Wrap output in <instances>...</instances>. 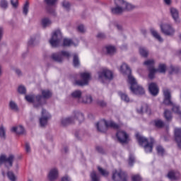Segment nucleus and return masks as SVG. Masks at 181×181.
<instances>
[{
    "instance_id": "obj_2",
    "label": "nucleus",
    "mask_w": 181,
    "mask_h": 181,
    "mask_svg": "<svg viewBox=\"0 0 181 181\" xmlns=\"http://www.w3.org/2000/svg\"><path fill=\"white\" fill-rule=\"evenodd\" d=\"M115 7L111 8V12L113 15H121L125 11H132L135 6L125 1V0H114Z\"/></svg>"
},
{
    "instance_id": "obj_36",
    "label": "nucleus",
    "mask_w": 181,
    "mask_h": 181,
    "mask_svg": "<svg viewBox=\"0 0 181 181\" xmlns=\"http://www.w3.org/2000/svg\"><path fill=\"white\" fill-rule=\"evenodd\" d=\"M164 117L166 121H172V112L168 110L164 111Z\"/></svg>"
},
{
    "instance_id": "obj_56",
    "label": "nucleus",
    "mask_w": 181,
    "mask_h": 181,
    "mask_svg": "<svg viewBox=\"0 0 181 181\" xmlns=\"http://www.w3.org/2000/svg\"><path fill=\"white\" fill-rule=\"evenodd\" d=\"M61 181H71V178H70L69 175H65L62 177Z\"/></svg>"
},
{
    "instance_id": "obj_13",
    "label": "nucleus",
    "mask_w": 181,
    "mask_h": 181,
    "mask_svg": "<svg viewBox=\"0 0 181 181\" xmlns=\"http://www.w3.org/2000/svg\"><path fill=\"white\" fill-rule=\"evenodd\" d=\"M81 78L82 80L76 81L75 84H76V86H87V84H88V81H90V78H91V75L90 73L83 72L81 74Z\"/></svg>"
},
{
    "instance_id": "obj_31",
    "label": "nucleus",
    "mask_w": 181,
    "mask_h": 181,
    "mask_svg": "<svg viewBox=\"0 0 181 181\" xmlns=\"http://www.w3.org/2000/svg\"><path fill=\"white\" fill-rule=\"evenodd\" d=\"M119 95L121 98V100H122V101H124V103H129V101H131L129 97L126 93L119 92Z\"/></svg>"
},
{
    "instance_id": "obj_25",
    "label": "nucleus",
    "mask_w": 181,
    "mask_h": 181,
    "mask_svg": "<svg viewBox=\"0 0 181 181\" xmlns=\"http://www.w3.org/2000/svg\"><path fill=\"white\" fill-rule=\"evenodd\" d=\"M80 103H83V104H91L93 103V97L91 95H87L83 98H81Z\"/></svg>"
},
{
    "instance_id": "obj_7",
    "label": "nucleus",
    "mask_w": 181,
    "mask_h": 181,
    "mask_svg": "<svg viewBox=\"0 0 181 181\" xmlns=\"http://www.w3.org/2000/svg\"><path fill=\"white\" fill-rule=\"evenodd\" d=\"M25 100L28 103H33L34 104V107L37 108L39 107H42V103H45V100L42 98V95H26Z\"/></svg>"
},
{
    "instance_id": "obj_23",
    "label": "nucleus",
    "mask_w": 181,
    "mask_h": 181,
    "mask_svg": "<svg viewBox=\"0 0 181 181\" xmlns=\"http://www.w3.org/2000/svg\"><path fill=\"white\" fill-rule=\"evenodd\" d=\"M11 132H15L18 135H21L25 132V129L23 126L13 127L11 128Z\"/></svg>"
},
{
    "instance_id": "obj_54",
    "label": "nucleus",
    "mask_w": 181,
    "mask_h": 181,
    "mask_svg": "<svg viewBox=\"0 0 181 181\" xmlns=\"http://www.w3.org/2000/svg\"><path fill=\"white\" fill-rule=\"evenodd\" d=\"M97 38L98 39H105V34H104L103 33H99L97 35Z\"/></svg>"
},
{
    "instance_id": "obj_26",
    "label": "nucleus",
    "mask_w": 181,
    "mask_h": 181,
    "mask_svg": "<svg viewBox=\"0 0 181 181\" xmlns=\"http://www.w3.org/2000/svg\"><path fill=\"white\" fill-rule=\"evenodd\" d=\"M41 25L44 28H47L52 25V21L49 18H44L42 19Z\"/></svg>"
},
{
    "instance_id": "obj_32",
    "label": "nucleus",
    "mask_w": 181,
    "mask_h": 181,
    "mask_svg": "<svg viewBox=\"0 0 181 181\" xmlns=\"http://www.w3.org/2000/svg\"><path fill=\"white\" fill-rule=\"evenodd\" d=\"M39 43V40L36 37H31L29 40L28 45V46H35Z\"/></svg>"
},
{
    "instance_id": "obj_11",
    "label": "nucleus",
    "mask_w": 181,
    "mask_h": 181,
    "mask_svg": "<svg viewBox=\"0 0 181 181\" xmlns=\"http://www.w3.org/2000/svg\"><path fill=\"white\" fill-rule=\"evenodd\" d=\"M98 74V80L100 81L101 83H105V80H112V72L108 69L99 71Z\"/></svg>"
},
{
    "instance_id": "obj_44",
    "label": "nucleus",
    "mask_w": 181,
    "mask_h": 181,
    "mask_svg": "<svg viewBox=\"0 0 181 181\" xmlns=\"http://www.w3.org/2000/svg\"><path fill=\"white\" fill-rule=\"evenodd\" d=\"M156 69L159 73H165L166 72V65H165V64H160L158 66V69Z\"/></svg>"
},
{
    "instance_id": "obj_40",
    "label": "nucleus",
    "mask_w": 181,
    "mask_h": 181,
    "mask_svg": "<svg viewBox=\"0 0 181 181\" xmlns=\"http://www.w3.org/2000/svg\"><path fill=\"white\" fill-rule=\"evenodd\" d=\"M90 181H100V177L97 175L95 171H93L90 173Z\"/></svg>"
},
{
    "instance_id": "obj_12",
    "label": "nucleus",
    "mask_w": 181,
    "mask_h": 181,
    "mask_svg": "<svg viewBox=\"0 0 181 181\" xmlns=\"http://www.w3.org/2000/svg\"><path fill=\"white\" fill-rule=\"evenodd\" d=\"M160 28L162 33L166 35V36H173L175 35V29L170 24H161Z\"/></svg>"
},
{
    "instance_id": "obj_34",
    "label": "nucleus",
    "mask_w": 181,
    "mask_h": 181,
    "mask_svg": "<svg viewBox=\"0 0 181 181\" xmlns=\"http://www.w3.org/2000/svg\"><path fill=\"white\" fill-rule=\"evenodd\" d=\"M8 6H9L8 0H1L0 1V7L1 8V9L6 11V9H8Z\"/></svg>"
},
{
    "instance_id": "obj_37",
    "label": "nucleus",
    "mask_w": 181,
    "mask_h": 181,
    "mask_svg": "<svg viewBox=\"0 0 181 181\" xmlns=\"http://www.w3.org/2000/svg\"><path fill=\"white\" fill-rule=\"evenodd\" d=\"M107 54H114L115 53V47L109 45L106 47Z\"/></svg>"
},
{
    "instance_id": "obj_52",
    "label": "nucleus",
    "mask_w": 181,
    "mask_h": 181,
    "mask_svg": "<svg viewBox=\"0 0 181 181\" xmlns=\"http://www.w3.org/2000/svg\"><path fill=\"white\" fill-rule=\"evenodd\" d=\"M62 6L64 8H65V9L69 10V8H70V3H69V1H63L62 3Z\"/></svg>"
},
{
    "instance_id": "obj_29",
    "label": "nucleus",
    "mask_w": 181,
    "mask_h": 181,
    "mask_svg": "<svg viewBox=\"0 0 181 181\" xmlns=\"http://www.w3.org/2000/svg\"><path fill=\"white\" fill-rule=\"evenodd\" d=\"M81 90H74L72 93L71 95L73 97V98H78V103H80V101H81Z\"/></svg>"
},
{
    "instance_id": "obj_17",
    "label": "nucleus",
    "mask_w": 181,
    "mask_h": 181,
    "mask_svg": "<svg viewBox=\"0 0 181 181\" xmlns=\"http://www.w3.org/2000/svg\"><path fill=\"white\" fill-rule=\"evenodd\" d=\"M148 90L151 95H153L154 97L159 94V88L158 87V85L156 83L152 82L149 83Z\"/></svg>"
},
{
    "instance_id": "obj_33",
    "label": "nucleus",
    "mask_w": 181,
    "mask_h": 181,
    "mask_svg": "<svg viewBox=\"0 0 181 181\" xmlns=\"http://www.w3.org/2000/svg\"><path fill=\"white\" fill-rule=\"evenodd\" d=\"M3 163L6 168H11L12 163H13V160L12 159H3Z\"/></svg>"
},
{
    "instance_id": "obj_22",
    "label": "nucleus",
    "mask_w": 181,
    "mask_h": 181,
    "mask_svg": "<svg viewBox=\"0 0 181 181\" xmlns=\"http://www.w3.org/2000/svg\"><path fill=\"white\" fill-rule=\"evenodd\" d=\"M74 119V122H76V120L78 121V122H83L84 121V115L80 112H75L74 116H72Z\"/></svg>"
},
{
    "instance_id": "obj_55",
    "label": "nucleus",
    "mask_w": 181,
    "mask_h": 181,
    "mask_svg": "<svg viewBox=\"0 0 181 181\" xmlns=\"http://www.w3.org/2000/svg\"><path fill=\"white\" fill-rule=\"evenodd\" d=\"M16 74H17V76H18V77H21V76H23V74H22V71H21V69H16L14 70Z\"/></svg>"
},
{
    "instance_id": "obj_16",
    "label": "nucleus",
    "mask_w": 181,
    "mask_h": 181,
    "mask_svg": "<svg viewBox=\"0 0 181 181\" xmlns=\"http://www.w3.org/2000/svg\"><path fill=\"white\" fill-rule=\"evenodd\" d=\"M170 13L173 19H174L175 23H180V18L179 17V11L176 8L171 7L170 8Z\"/></svg>"
},
{
    "instance_id": "obj_10",
    "label": "nucleus",
    "mask_w": 181,
    "mask_h": 181,
    "mask_svg": "<svg viewBox=\"0 0 181 181\" xmlns=\"http://www.w3.org/2000/svg\"><path fill=\"white\" fill-rule=\"evenodd\" d=\"M144 64L145 66H148V78H151L152 80L155 78V74L158 73V69L153 68V65L155 64V61L153 59H148L146 62H144Z\"/></svg>"
},
{
    "instance_id": "obj_43",
    "label": "nucleus",
    "mask_w": 181,
    "mask_h": 181,
    "mask_svg": "<svg viewBox=\"0 0 181 181\" xmlns=\"http://www.w3.org/2000/svg\"><path fill=\"white\" fill-rule=\"evenodd\" d=\"M9 107L13 111H18V105L14 101H10Z\"/></svg>"
},
{
    "instance_id": "obj_57",
    "label": "nucleus",
    "mask_w": 181,
    "mask_h": 181,
    "mask_svg": "<svg viewBox=\"0 0 181 181\" xmlns=\"http://www.w3.org/2000/svg\"><path fill=\"white\" fill-rule=\"evenodd\" d=\"M98 104L100 107H105V105H107V103L104 100H98Z\"/></svg>"
},
{
    "instance_id": "obj_42",
    "label": "nucleus",
    "mask_w": 181,
    "mask_h": 181,
    "mask_svg": "<svg viewBox=\"0 0 181 181\" xmlns=\"http://www.w3.org/2000/svg\"><path fill=\"white\" fill-rule=\"evenodd\" d=\"M98 172L102 175V176H105V177H107L108 176L109 173L108 171L103 169L101 167H98Z\"/></svg>"
},
{
    "instance_id": "obj_24",
    "label": "nucleus",
    "mask_w": 181,
    "mask_h": 181,
    "mask_svg": "<svg viewBox=\"0 0 181 181\" xmlns=\"http://www.w3.org/2000/svg\"><path fill=\"white\" fill-rule=\"evenodd\" d=\"M150 32L152 36H153V37L157 39L158 42H163V39L162 38V37H160V35H159L158 31H156L154 28H151Z\"/></svg>"
},
{
    "instance_id": "obj_61",
    "label": "nucleus",
    "mask_w": 181,
    "mask_h": 181,
    "mask_svg": "<svg viewBox=\"0 0 181 181\" xmlns=\"http://www.w3.org/2000/svg\"><path fill=\"white\" fill-rule=\"evenodd\" d=\"M129 166H134V163H135V160L129 159L128 161Z\"/></svg>"
},
{
    "instance_id": "obj_5",
    "label": "nucleus",
    "mask_w": 181,
    "mask_h": 181,
    "mask_svg": "<svg viewBox=\"0 0 181 181\" xmlns=\"http://www.w3.org/2000/svg\"><path fill=\"white\" fill-rule=\"evenodd\" d=\"M62 39L63 35H62V31L57 30L52 33V37L49 40V44L52 47H57L60 46Z\"/></svg>"
},
{
    "instance_id": "obj_50",
    "label": "nucleus",
    "mask_w": 181,
    "mask_h": 181,
    "mask_svg": "<svg viewBox=\"0 0 181 181\" xmlns=\"http://www.w3.org/2000/svg\"><path fill=\"white\" fill-rule=\"evenodd\" d=\"M0 138H5V128L3 126L0 127Z\"/></svg>"
},
{
    "instance_id": "obj_46",
    "label": "nucleus",
    "mask_w": 181,
    "mask_h": 181,
    "mask_svg": "<svg viewBox=\"0 0 181 181\" xmlns=\"http://www.w3.org/2000/svg\"><path fill=\"white\" fill-rule=\"evenodd\" d=\"M156 151L158 155H163L165 153V149L163 148V147H162V146H157Z\"/></svg>"
},
{
    "instance_id": "obj_15",
    "label": "nucleus",
    "mask_w": 181,
    "mask_h": 181,
    "mask_svg": "<svg viewBox=\"0 0 181 181\" xmlns=\"http://www.w3.org/2000/svg\"><path fill=\"white\" fill-rule=\"evenodd\" d=\"M116 136L120 144H127L128 141V134L124 131H118L116 134Z\"/></svg>"
},
{
    "instance_id": "obj_41",
    "label": "nucleus",
    "mask_w": 181,
    "mask_h": 181,
    "mask_svg": "<svg viewBox=\"0 0 181 181\" xmlns=\"http://www.w3.org/2000/svg\"><path fill=\"white\" fill-rule=\"evenodd\" d=\"M28 12H29V2L26 1L23 8V13L26 16L28 15Z\"/></svg>"
},
{
    "instance_id": "obj_59",
    "label": "nucleus",
    "mask_w": 181,
    "mask_h": 181,
    "mask_svg": "<svg viewBox=\"0 0 181 181\" xmlns=\"http://www.w3.org/2000/svg\"><path fill=\"white\" fill-rule=\"evenodd\" d=\"M25 152H27V153H29V152H30V145H29L28 143L25 144Z\"/></svg>"
},
{
    "instance_id": "obj_14",
    "label": "nucleus",
    "mask_w": 181,
    "mask_h": 181,
    "mask_svg": "<svg viewBox=\"0 0 181 181\" xmlns=\"http://www.w3.org/2000/svg\"><path fill=\"white\" fill-rule=\"evenodd\" d=\"M163 93L164 95L163 104L165 105H173V102H172V95H170V90L168 88H163Z\"/></svg>"
},
{
    "instance_id": "obj_45",
    "label": "nucleus",
    "mask_w": 181,
    "mask_h": 181,
    "mask_svg": "<svg viewBox=\"0 0 181 181\" xmlns=\"http://www.w3.org/2000/svg\"><path fill=\"white\" fill-rule=\"evenodd\" d=\"M7 176L11 181H16V177L15 176V174L12 173L11 171H8L7 173Z\"/></svg>"
},
{
    "instance_id": "obj_1",
    "label": "nucleus",
    "mask_w": 181,
    "mask_h": 181,
    "mask_svg": "<svg viewBox=\"0 0 181 181\" xmlns=\"http://www.w3.org/2000/svg\"><path fill=\"white\" fill-rule=\"evenodd\" d=\"M120 71L123 74L128 76V83L130 84V90L133 94L142 95L145 94V90L142 86L138 84L136 80L131 75V68L125 63L120 66Z\"/></svg>"
},
{
    "instance_id": "obj_21",
    "label": "nucleus",
    "mask_w": 181,
    "mask_h": 181,
    "mask_svg": "<svg viewBox=\"0 0 181 181\" xmlns=\"http://www.w3.org/2000/svg\"><path fill=\"white\" fill-rule=\"evenodd\" d=\"M180 175L179 174V172L175 171V170H171L169 171L167 177L168 179L170 180H177L178 177H180Z\"/></svg>"
},
{
    "instance_id": "obj_35",
    "label": "nucleus",
    "mask_w": 181,
    "mask_h": 181,
    "mask_svg": "<svg viewBox=\"0 0 181 181\" xmlns=\"http://www.w3.org/2000/svg\"><path fill=\"white\" fill-rule=\"evenodd\" d=\"M73 64L74 67H78L80 66V59H78V55L76 54H74Z\"/></svg>"
},
{
    "instance_id": "obj_49",
    "label": "nucleus",
    "mask_w": 181,
    "mask_h": 181,
    "mask_svg": "<svg viewBox=\"0 0 181 181\" xmlns=\"http://www.w3.org/2000/svg\"><path fill=\"white\" fill-rule=\"evenodd\" d=\"M132 181H141V180H142V178L141 177V175H132Z\"/></svg>"
},
{
    "instance_id": "obj_58",
    "label": "nucleus",
    "mask_w": 181,
    "mask_h": 181,
    "mask_svg": "<svg viewBox=\"0 0 181 181\" xmlns=\"http://www.w3.org/2000/svg\"><path fill=\"white\" fill-rule=\"evenodd\" d=\"M75 136H76V138H78L79 139L83 138V132H79L78 133H76L75 134Z\"/></svg>"
},
{
    "instance_id": "obj_19",
    "label": "nucleus",
    "mask_w": 181,
    "mask_h": 181,
    "mask_svg": "<svg viewBox=\"0 0 181 181\" xmlns=\"http://www.w3.org/2000/svg\"><path fill=\"white\" fill-rule=\"evenodd\" d=\"M41 96L42 100H44V102H41V107H42V105H45V104H46V100L52 97V92L49 90H42Z\"/></svg>"
},
{
    "instance_id": "obj_51",
    "label": "nucleus",
    "mask_w": 181,
    "mask_h": 181,
    "mask_svg": "<svg viewBox=\"0 0 181 181\" xmlns=\"http://www.w3.org/2000/svg\"><path fill=\"white\" fill-rule=\"evenodd\" d=\"M78 32H80V33H84L86 32V28H84L83 25H79L77 28Z\"/></svg>"
},
{
    "instance_id": "obj_62",
    "label": "nucleus",
    "mask_w": 181,
    "mask_h": 181,
    "mask_svg": "<svg viewBox=\"0 0 181 181\" xmlns=\"http://www.w3.org/2000/svg\"><path fill=\"white\" fill-rule=\"evenodd\" d=\"M163 1L165 5H170L172 4V0H163Z\"/></svg>"
},
{
    "instance_id": "obj_47",
    "label": "nucleus",
    "mask_w": 181,
    "mask_h": 181,
    "mask_svg": "<svg viewBox=\"0 0 181 181\" xmlns=\"http://www.w3.org/2000/svg\"><path fill=\"white\" fill-rule=\"evenodd\" d=\"M18 91L20 94H26V88L23 86H20L18 88Z\"/></svg>"
},
{
    "instance_id": "obj_38",
    "label": "nucleus",
    "mask_w": 181,
    "mask_h": 181,
    "mask_svg": "<svg viewBox=\"0 0 181 181\" xmlns=\"http://www.w3.org/2000/svg\"><path fill=\"white\" fill-rule=\"evenodd\" d=\"M179 70H180V68L178 66H170L169 68V73L170 74H176L179 71Z\"/></svg>"
},
{
    "instance_id": "obj_30",
    "label": "nucleus",
    "mask_w": 181,
    "mask_h": 181,
    "mask_svg": "<svg viewBox=\"0 0 181 181\" xmlns=\"http://www.w3.org/2000/svg\"><path fill=\"white\" fill-rule=\"evenodd\" d=\"M76 46V44H74L73 40L69 38H65L63 40V46L69 47V46Z\"/></svg>"
},
{
    "instance_id": "obj_20",
    "label": "nucleus",
    "mask_w": 181,
    "mask_h": 181,
    "mask_svg": "<svg viewBox=\"0 0 181 181\" xmlns=\"http://www.w3.org/2000/svg\"><path fill=\"white\" fill-rule=\"evenodd\" d=\"M70 124H74V117H64L61 119V125L63 127H67V125H70Z\"/></svg>"
},
{
    "instance_id": "obj_18",
    "label": "nucleus",
    "mask_w": 181,
    "mask_h": 181,
    "mask_svg": "<svg viewBox=\"0 0 181 181\" xmlns=\"http://www.w3.org/2000/svg\"><path fill=\"white\" fill-rule=\"evenodd\" d=\"M59 177V170L57 168H52L49 170L48 174V179L49 181H55L57 180Z\"/></svg>"
},
{
    "instance_id": "obj_6",
    "label": "nucleus",
    "mask_w": 181,
    "mask_h": 181,
    "mask_svg": "<svg viewBox=\"0 0 181 181\" xmlns=\"http://www.w3.org/2000/svg\"><path fill=\"white\" fill-rule=\"evenodd\" d=\"M70 56H71V54L68 51H61L52 54L51 59L54 60V62H57V63H63L64 57L70 59Z\"/></svg>"
},
{
    "instance_id": "obj_8",
    "label": "nucleus",
    "mask_w": 181,
    "mask_h": 181,
    "mask_svg": "<svg viewBox=\"0 0 181 181\" xmlns=\"http://www.w3.org/2000/svg\"><path fill=\"white\" fill-rule=\"evenodd\" d=\"M112 179L114 181H128V174L122 170H115L112 172Z\"/></svg>"
},
{
    "instance_id": "obj_4",
    "label": "nucleus",
    "mask_w": 181,
    "mask_h": 181,
    "mask_svg": "<svg viewBox=\"0 0 181 181\" xmlns=\"http://www.w3.org/2000/svg\"><path fill=\"white\" fill-rule=\"evenodd\" d=\"M96 128L98 132H105L108 130V128H113L114 129H118L119 125L115 122L110 120L107 121L105 119L100 120L99 122L96 123Z\"/></svg>"
},
{
    "instance_id": "obj_63",
    "label": "nucleus",
    "mask_w": 181,
    "mask_h": 181,
    "mask_svg": "<svg viewBox=\"0 0 181 181\" xmlns=\"http://www.w3.org/2000/svg\"><path fill=\"white\" fill-rule=\"evenodd\" d=\"M115 26L118 30H122V26H121V25L116 24Z\"/></svg>"
},
{
    "instance_id": "obj_28",
    "label": "nucleus",
    "mask_w": 181,
    "mask_h": 181,
    "mask_svg": "<svg viewBox=\"0 0 181 181\" xmlns=\"http://www.w3.org/2000/svg\"><path fill=\"white\" fill-rule=\"evenodd\" d=\"M139 54L142 57H148V54H149V51L145 48V47H139Z\"/></svg>"
},
{
    "instance_id": "obj_48",
    "label": "nucleus",
    "mask_w": 181,
    "mask_h": 181,
    "mask_svg": "<svg viewBox=\"0 0 181 181\" xmlns=\"http://www.w3.org/2000/svg\"><path fill=\"white\" fill-rule=\"evenodd\" d=\"M45 2L48 6H53L57 0H45Z\"/></svg>"
},
{
    "instance_id": "obj_64",
    "label": "nucleus",
    "mask_w": 181,
    "mask_h": 181,
    "mask_svg": "<svg viewBox=\"0 0 181 181\" xmlns=\"http://www.w3.org/2000/svg\"><path fill=\"white\" fill-rule=\"evenodd\" d=\"M137 112L139 114H142L144 112V107H141L140 109H137Z\"/></svg>"
},
{
    "instance_id": "obj_9",
    "label": "nucleus",
    "mask_w": 181,
    "mask_h": 181,
    "mask_svg": "<svg viewBox=\"0 0 181 181\" xmlns=\"http://www.w3.org/2000/svg\"><path fill=\"white\" fill-rule=\"evenodd\" d=\"M52 115L47 112V110L42 109L41 112V117L39 119V122L40 127H46L47 125V123L49 122V120L51 119Z\"/></svg>"
},
{
    "instance_id": "obj_60",
    "label": "nucleus",
    "mask_w": 181,
    "mask_h": 181,
    "mask_svg": "<svg viewBox=\"0 0 181 181\" xmlns=\"http://www.w3.org/2000/svg\"><path fill=\"white\" fill-rule=\"evenodd\" d=\"M96 150L98 151V152H99L100 153H103L104 152V150L103 149V147L101 146H97L96 147Z\"/></svg>"
},
{
    "instance_id": "obj_53",
    "label": "nucleus",
    "mask_w": 181,
    "mask_h": 181,
    "mask_svg": "<svg viewBox=\"0 0 181 181\" xmlns=\"http://www.w3.org/2000/svg\"><path fill=\"white\" fill-rule=\"evenodd\" d=\"M13 8H18V0H10Z\"/></svg>"
},
{
    "instance_id": "obj_27",
    "label": "nucleus",
    "mask_w": 181,
    "mask_h": 181,
    "mask_svg": "<svg viewBox=\"0 0 181 181\" xmlns=\"http://www.w3.org/2000/svg\"><path fill=\"white\" fill-rule=\"evenodd\" d=\"M154 123V127H156V128H163L165 127V122H163V120L162 119H156L153 122Z\"/></svg>"
},
{
    "instance_id": "obj_3",
    "label": "nucleus",
    "mask_w": 181,
    "mask_h": 181,
    "mask_svg": "<svg viewBox=\"0 0 181 181\" xmlns=\"http://www.w3.org/2000/svg\"><path fill=\"white\" fill-rule=\"evenodd\" d=\"M136 139L141 146H142L146 153H151L153 149L155 139L151 137L149 140L139 134H136Z\"/></svg>"
},
{
    "instance_id": "obj_39",
    "label": "nucleus",
    "mask_w": 181,
    "mask_h": 181,
    "mask_svg": "<svg viewBox=\"0 0 181 181\" xmlns=\"http://www.w3.org/2000/svg\"><path fill=\"white\" fill-rule=\"evenodd\" d=\"M0 159H15L13 154H9L8 156L6 154L2 153L0 154Z\"/></svg>"
}]
</instances>
